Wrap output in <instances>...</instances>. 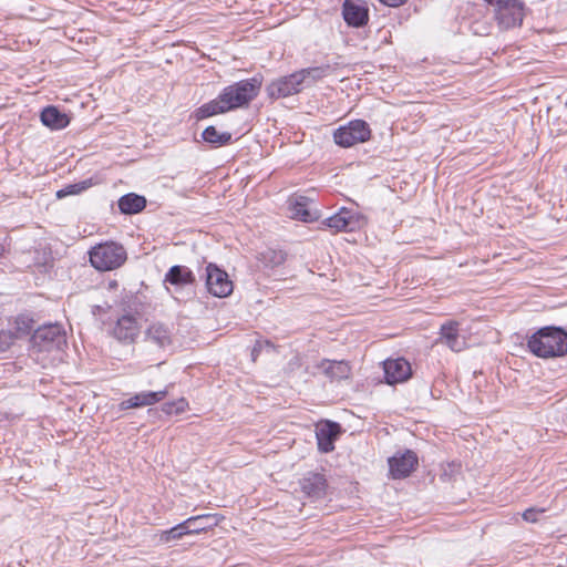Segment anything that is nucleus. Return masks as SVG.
Listing matches in <instances>:
<instances>
[{
    "label": "nucleus",
    "instance_id": "1",
    "mask_svg": "<svg viewBox=\"0 0 567 567\" xmlns=\"http://www.w3.org/2000/svg\"><path fill=\"white\" fill-rule=\"evenodd\" d=\"M261 84V78L254 76L224 87L216 99L197 109V120L207 118L248 106V104L259 94Z\"/></svg>",
    "mask_w": 567,
    "mask_h": 567
},
{
    "label": "nucleus",
    "instance_id": "2",
    "mask_svg": "<svg viewBox=\"0 0 567 567\" xmlns=\"http://www.w3.org/2000/svg\"><path fill=\"white\" fill-rule=\"evenodd\" d=\"M527 347L538 358L564 357L567 354V332L559 327H543L528 338Z\"/></svg>",
    "mask_w": 567,
    "mask_h": 567
},
{
    "label": "nucleus",
    "instance_id": "3",
    "mask_svg": "<svg viewBox=\"0 0 567 567\" xmlns=\"http://www.w3.org/2000/svg\"><path fill=\"white\" fill-rule=\"evenodd\" d=\"M90 262L99 271H110L121 267L127 256L124 247L114 241L95 245L89 251Z\"/></svg>",
    "mask_w": 567,
    "mask_h": 567
},
{
    "label": "nucleus",
    "instance_id": "4",
    "mask_svg": "<svg viewBox=\"0 0 567 567\" xmlns=\"http://www.w3.org/2000/svg\"><path fill=\"white\" fill-rule=\"evenodd\" d=\"M371 136V130L363 120L350 121L347 125L338 127L333 132V140L341 147H351L358 143L367 142Z\"/></svg>",
    "mask_w": 567,
    "mask_h": 567
},
{
    "label": "nucleus",
    "instance_id": "5",
    "mask_svg": "<svg viewBox=\"0 0 567 567\" xmlns=\"http://www.w3.org/2000/svg\"><path fill=\"white\" fill-rule=\"evenodd\" d=\"M32 343L40 351L60 350L66 343L65 332L59 324L39 327L32 336Z\"/></svg>",
    "mask_w": 567,
    "mask_h": 567
},
{
    "label": "nucleus",
    "instance_id": "6",
    "mask_svg": "<svg viewBox=\"0 0 567 567\" xmlns=\"http://www.w3.org/2000/svg\"><path fill=\"white\" fill-rule=\"evenodd\" d=\"M206 287L209 293L218 298L229 296L234 288L228 274L215 264H208L206 267Z\"/></svg>",
    "mask_w": 567,
    "mask_h": 567
},
{
    "label": "nucleus",
    "instance_id": "7",
    "mask_svg": "<svg viewBox=\"0 0 567 567\" xmlns=\"http://www.w3.org/2000/svg\"><path fill=\"white\" fill-rule=\"evenodd\" d=\"M496 19L504 29L520 25L524 18L523 4L518 0H501L495 4Z\"/></svg>",
    "mask_w": 567,
    "mask_h": 567
},
{
    "label": "nucleus",
    "instance_id": "8",
    "mask_svg": "<svg viewBox=\"0 0 567 567\" xmlns=\"http://www.w3.org/2000/svg\"><path fill=\"white\" fill-rule=\"evenodd\" d=\"M302 86V75L295 72L272 81L266 91L270 99L278 100L299 93Z\"/></svg>",
    "mask_w": 567,
    "mask_h": 567
},
{
    "label": "nucleus",
    "instance_id": "9",
    "mask_svg": "<svg viewBox=\"0 0 567 567\" xmlns=\"http://www.w3.org/2000/svg\"><path fill=\"white\" fill-rule=\"evenodd\" d=\"M196 281L194 272L186 266L175 265L172 266L165 274L164 282L169 284L174 289L167 288L168 292L176 299L185 288L192 287Z\"/></svg>",
    "mask_w": 567,
    "mask_h": 567
},
{
    "label": "nucleus",
    "instance_id": "10",
    "mask_svg": "<svg viewBox=\"0 0 567 567\" xmlns=\"http://www.w3.org/2000/svg\"><path fill=\"white\" fill-rule=\"evenodd\" d=\"M363 224L364 218L362 215L344 207L324 220V225L329 228L346 233L355 231L361 228Z\"/></svg>",
    "mask_w": 567,
    "mask_h": 567
},
{
    "label": "nucleus",
    "instance_id": "11",
    "mask_svg": "<svg viewBox=\"0 0 567 567\" xmlns=\"http://www.w3.org/2000/svg\"><path fill=\"white\" fill-rule=\"evenodd\" d=\"M144 341L158 350H166L172 346L173 330L163 322H151L144 331Z\"/></svg>",
    "mask_w": 567,
    "mask_h": 567
},
{
    "label": "nucleus",
    "instance_id": "12",
    "mask_svg": "<svg viewBox=\"0 0 567 567\" xmlns=\"http://www.w3.org/2000/svg\"><path fill=\"white\" fill-rule=\"evenodd\" d=\"M417 465V456L411 451L394 455L389 458L390 475L394 480L408 477Z\"/></svg>",
    "mask_w": 567,
    "mask_h": 567
},
{
    "label": "nucleus",
    "instance_id": "13",
    "mask_svg": "<svg viewBox=\"0 0 567 567\" xmlns=\"http://www.w3.org/2000/svg\"><path fill=\"white\" fill-rule=\"evenodd\" d=\"M384 378L388 384H395L409 380L412 375V369L403 358L389 359L383 363Z\"/></svg>",
    "mask_w": 567,
    "mask_h": 567
},
{
    "label": "nucleus",
    "instance_id": "14",
    "mask_svg": "<svg viewBox=\"0 0 567 567\" xmlns=\"http://www.w3.org/2000/svg\"><path fill=\"white\" fill-rule=\"evenodd\" d=\"M341 434V426L337 422L326 421L321 423L316 431L318 449L322 453H329L334 450V442Z\"/></svg>",
    "mask_w": 567,
    "mask_h": 567
},
{
    "label": "nucleus",
    "instance_id": "15",
    "mask_svg": "<svg viewBox=\"0 0 567 567\" xmlns=\"http://www.w3.org/2000/svg\"><path fill=\"white\" fill-rule=\"evenodd\" d=\"M140 331L137 318L133 315H124L117 319L113 328V336L122 342H133Z\"/></svg>",
    "mask_w": 567,
    "mask_h": 567
},
{
    "label": "nucleus",
    "instance_id": "16",
    "mask_svg": "<svg viewBox=\"0 0 567 567\" xmlns=\"http://www.w3.org/2000/svg\"><path fill=\"white\" fill-rule=\"evenodd\" d=\"M317 367L330 381L349 379L352 370L350 363L344 360L323 359Z\"/></svg>",
    "mask_w": 567,
    "mask_h": 567
},
{
    "label": "nucleus",
    "instance_id": "17",
    "mask_svg": "<svg viewBox=\"0 0 567 567\" xmlns=\"http://www.w3.org/2000/svg\"><path fill=\"white\" fill-rule=\"evenodd\" d=\"M167 395V390L162 391H145L134 394L127 400H124L120 403V409L122 411L130 410V409H137L143 406L153 405Z\"/></svg>",
    "mask_w": 567,
    "mask_h": 567
},
{
    "label": "nucleus",
    "instance_id": "18",
    "mask_svg": "<svg viewBox=\"0 0 567 567\" xmlns=\"http://www.w3.org/2000/svg\"><path fill=\"white\" fill-rule=\"evenodd\" d=\"M440 341L454 352L462 351L466 346L465 339L458 334V323L455 321H449L441 326Z\"/></svg>",
    "mask_w": 567,
    "mask_h": 567
},
{
    "label": "nucleus",
    "instance_id": "19",
    "mask_svg": "<svg viewBox=\"0 0 567 567\" xmlns=\"http://www.w3.org/2000/svg\"><path fill=\"white\" fill-rule=\"evenodd\" d=\"M342 16L344 21L355 28L363 27L369 20L368 9L352 0H346L342 6Z\"/></svg>",
    "mask_w": 567,
    "mask_h": 567
},
{
    "label": "nucleus",
    "instance_id": "20",
    "mask_svg": "<svg viewBox=\"0 0 567 567\" xmlns=\"http://www.w3.org/2000/svg\"><path fill=\"white\" fill-rule=\"evenodd\" d=\"M40 120L44 126L55 131L65 128L70 123L68 114L53 105H49L41 111Z\"/></svg>",
    "mask_w": 567,
    "mask_h": 567
},
{
    "label": "nucleus",
    "instance_id": "21",
    "mask_svg": "<svg viewBox=\"0 0 567 567\" xmlns=\"http://www.w3.org/2000/svg\"><path fill=\"white\" fill-rule=\"evenodd\" d=\"M311 200L306 196H296L290 200V210L292 217L305 223H310L318 219L317 210L309 208Z\"/></svg>",
    "mask_w": 567,
    "mask_h": 567
},
{
    "label": "nucleus",
    "instance_id": "22",
    "mask_svg": "<svg viewBox=\"0 0 567 567\" xmlns=\"http://www.w3.org/2000/svg\"><path fill=\"white\" fill-rule=\"evenodd\" d=\"M301 491L309 497L320 498L324 495L327 481L322 474L309 473L300 482Z\"/></svg>",
    "mask_w": 567,
    "mask_h": 567
},
{
    "label": "nucleus",
    "instance_id": "23",
    "mask_svg": "<svg viewBox=\"0 0 567 567\" xmlns=\"http://www.w3.org/2000/svg\"><path fill=\"white\" fill-rule=\"evenodd\" d=\"M117 204L122 214L133 215L142 212L146 207V199L144 196L128 193L120 197Z\"/></svg>",
    "mask_w": 567,
    "mask_h": 567
},
{
    "label": "nucleus",
    "instance_id": "24",
    "mask_svg": "<svg viewBox=\"0 0 567 567\" xmlns=\"http://www.w3.org/2000/svg\"><path fill=\"white\" fill-rule=\"evenodd\" d=\"M218 522L217 515L203 514L187 518L184 520V524L188 526L186 528L189 530V534L193 535L213 528Z\"/></svg>",
    "mask_w": 567,
    "mask_h": 567
},
{
    "label": "nucleus",
    "instance_id": "25",
    "mask_svg": "<svg viewBox=\"0 0 567 567\" xmlns=\"http://www.w3.org/2000/svg\"><path fill=\"white\" fill-rule=\"evenodd\" d=\"M333 70H334V68L332 65L324 64V65H320V66L302 69L297 72L302 75V84L303 83L309 84V83L316 82L318 80H321L322 78L330 74Z\"/></svg>",
    "mask_w": 567,
    "mask_h": 567
},
{
    "label": "nucleus",
    "instance_id": "26",
    "mask_svg": "<svg viewBox=\"0 0 567 567\" xmlns=\"http://www.w3.org/2000/svg\"><path fill=\"white\" fill-rule=\"evenodd\" d=\"M202 137L209 144L221 146L230 142L231 134L228 132L219 133L215 126H208L204 130Z\"/></svg>",
    "mask_w": 567,
    "mask_h": 567
},
{
    "label": "nucleus",
    "instance_id": "27",
    "mask_svg": "<svg viewBox=\"0 0 567 567\" xmlns=\"http://www.w3.org/2000/svg\"><path fill=\"white\" fill-rule=\"evenodd\" d=\"M92 185H93L92 178H87V179H84V181H81V182H78L74 184H69V185L64 186L62 189L56 192V197L63 198L69 195H78V194L86 190L87 188H90Z\"/></svg>",
    "mask_w": 567,
    "mask_h": 567
},
{
    "label": "nucleus",
    "instance_id": "28",
    "mask_svg": "<svg viewBox=\"0 0 567 567\" xmlns=\"http://www.w3.org/2000/svg\"><path fill=\"white\" fill-rule=\"evenodd\" d=\"M260 255L261 261L266 266L275 267L285 261V254L281 250L266 249Z\"/></svg>",
    "mask_w": 567,
    "mask_h": 567
},
{
    "label": "nucleus",
    "instance_id": "29",
    "mask_svg": "<svg viewBox=\"0 0 567 567\" xmlns=\"http://www.w3.org/2000/svg\"><path fill=\"white\" fill-rule=\"evenodd\" d=\"M186 527H188V526L185 525L184 522L181 524H177L176 526L172 527L171 529L163 532L161 539L163 542L168 543L171 540L179 539L184 535H190L189 530Z\"/></svg>",
    "mask_w": 567,
    "mask_h": 567
},
{
    "label": "nucleus",
    "instance_id": "30",
    "mask_svg": "<svg viewBox=\"0 0 567 567\" xmlns=\"http://www.w3.org/2000/svg\"><path fill=\"white\" fill-rule=\"evenodd\" d=\"M188 403L185 399H179L174 402H167L163 405V411L166 414H179L186 411Z\"/></svg>",
    "mask_w": 567,
    "mask_h": 567
},
{
    "label": "nucleus",
    "instance_id": "31",
    "mask_svg": "<svg viewBox=\"0 0 567 567\" xmlns=\"http://www.w3.org/2000/svg\"><path fill=\"white\" fill-rule=\"evenodd\" d=\"M17 339V334L9 330H0V353L7 351Z\"/></svg>",
    "mask_w": 567,
    "mask_h": 567
},
{
    "label": "nucleus",
    "instance_id": "32",
    "mask_svg": "<svg viewBox=\"0 0 567 567\" xmlns=\"http://www.w3.org/2000/svg\"><path fill=\"white\" fill-rule=\"evenodd\" d=\"M545 512L544 508H536L530 507L527 508L523 514L522 517L527 523H536L538 520V516Z\"/></svg>",
    "mask_w": 567,
    "mask_h": 567
},
{
    "label": "nucleus",
    "instance_id": "33",
    "mask_svg": "<svg viewBox=\"0 0 567 567\" xmlns=\"http://www.w3.org/2000/svg\"><path fill=\"white\" fill-rule=\"evenodd\" d=\"M274 344L268 340H258L252 348L251 355L256 360V355L264 349H272Z\"/></svg>",
    "mask_w": 567,
    "mask_h": 567
},
{
    "label": "nucleus",
    "instance_id": "34",
    "mask_svg": "<svg viewBox=\"0 0 567 567\" xmlns=\"http://www.w3.org/2000/svg\"><path fill=\"white\" fill-rule=\"evenodd\" d=\"M381 3L388 7H400L402 6L406 0H379Z\"/></svg>",
    "mask_w": 567,
    "mask_h": 567
},
{
    "label": "nucleus",
    "instance_id": "35",
    "mask_svg": "<svg viewBox=\"0 0 567 567\" xmlns=\"http://www.w3.org/2000/svg\"><path fill=\"white\" fill-rule=\"evenodd\" d=\"M489 4L495 6L501 0H486Z\"/></svg>",
    "mask_w": 567,
    "mask_h": 567
},
{
    "label": "nucleus",
    "instance_id": "36",
    "mask_svg": "<svg viewBox=\"0 0 567 567\" xmlns=\"http://www.w3.org/2000/svg\"><path fill=\"white\" fill-rule=\"evenodd\" d=\"M2 251H3V248H2V247H0V255L2 254Z\"/></svg>",
    "mask_w": 567,
    "mask_h": 567
}]
</instances>
